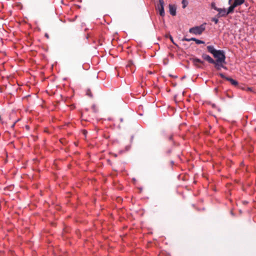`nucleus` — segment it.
Segmentation results:
<instances>
[{"label": "nucleus", "mask_w": 256, "mask_h": 256, "mask_svg": "<svg viewBox=\"0 0 256 256\" xmlns=\"http://www.w3.org/2000/svg\"><path fill=\"white\" fill-rule=\"evenodd\" d=\"M207 50L216 58L215 62H226V57L223 50H216L213 46H207Z\"/></svg>", "instance_id": "1"}, {"label": "nucleus", "mask_w": 256, "mask_h": 256, "mask_svg": "<svg viewBox=\"0 0 256 256\" xmlns=\"http://www.w3.org/2000/svg\"><path fill=\"white\" fill-rule=\"evenodd\" d=\"M206 23H203L199 26L192 27L189 29V32L195 35H200L206 30Z\"/></svg>", "instance_id": "2"}, {"label": "nucleus", "mask_w": 256, "mask_h": 256, "mask_svg": "<svg viewBox=\"0 0 256 256\" xmlns=\"http://www.w3.org/2000/svg\"><path fill=\"white\" fill-rule=\"evenodd\" d=\"M213 8L218 12L216 15L218 18L224 17L228 14H227V10H226V8H222L217 7H213Z\"/></svg>", "instance_id": "3"}, {"label": "nucleus", "mask_w": 256, "mask_h": 256, "mask_svg": "<svg viewBox=\"0 0 256 256\" xmlns=\"http://www.w3.org/2000/svg\"><path fill=\"white\" fill-rule=\"evenodd\" d=\"M159 4L157 6V9L159 10L160 14L163 16H164V0H158Z\"/></svg>", "instance_id": "4"}, {"label": "nucleus", "mask_w": 256, "mask_h": 256, "mask_svg": "<svg viewBox=\"0 0 256 256\" xmlns=\"http://www.w3.org/2000/svg\"><path fill=\"white\" fill-rule=\"evenodd\" d=\"M190 60L192 62L193 64L198 68H201L202 66L200 65V64H202L204 62L202 60L198 58H190Z\"/></svg>", "instance_id": "5"}, {"label": "nucleus", "mask_w": 256, "mask_h": 256, "mask_svg": "<svg viewBox=\"0 0 256 256\" xmlns=\"http://www.w3.org/2000/svg\"><path fill=\"white\" fill-rule=\"evenodd\" d=\"M202 57L204 60L207 61L210 64H213V63H215V60L212 58L209 55L206 54H202Z\"/></svg>", "instance_id": "6"}, {"label": "nucleus", "mask_w": 256, "mask_h": 256, "mask_svg": "<svg viewBox=\"0 0 256 256\" xmlns=\"http://www.w3.org/2000/svg\"><path fill=\"white\" fill-rule=\"evenodd\" d=\"M215 63H213L214 64V67L220 70H221L222 68H224L225 70H226V67L224 66V64H225L226 62H215Z\"/></svg>", "instance_id": "7"}, {"label": "nucleus", "mask_w": 256, "mask_h": 256, "mask_svg": "<svg viewBox=\"0 0 256 256\" xmlns=\"http://www.w3.org/2000/svg\"><path fill=\"white\" fill-rule=\"evenodd\" d=\"M168 7L170 14L172 16H176V6L170 4H169Z\"/></svg>", "instance_id": "8"}, {"label": "nucleus", "mask_w": 256, "mask_h": 256, "mask_svg": "<svg viewBox=\"0 0 256 256\" xmlns=\"http://www.w3.org/2000/svg\"><path fill=\"white\" fill-rule=\"evenodd\" d=\"M245 2V0H234L233 4L236 7L243 4Z\"/></svg>", "instance_id": "9"}, {"label": "nucleus", "mask_w": 256, "mask_h": 256, "mask_svg": "<svg viewBox=\"0 0 256 256\" xmlns=\"http://www.w3.org/2000/svg\"><path fill=\"white\" fill-rule=\"evenodd\" d=\"M235 8H236V6H234V4H231L228 9L227 14H229L232 13Z\"/></svg>", "instance_id": "10"}, {"label": "nucleus", "mask_w": 256, "mask_h": 256, "mask_svg": "<svg viewBox=\"0 0 256 256\" xmlns=\"http://www.w3.org/2000/svg\"><path fill=\"white\" fill-rule=\"evenodd\" d=\"M226 80L230 82L231 83V84L234 86H236L238 85V82L232 78H226Z\"/></svg>", "instance_id": "11"}, {"label": "nucleus", "mask_w": 256, "mask_h": 256, "mask_svg": "<svg viewBox=\"0 0 256 256\" xmlns=\"http://www.w3.org/2000/svg\"><path fill=\"white\" fill-rule=\"evenodd\" d=\"M182 8H185L188 6V2L187 0H182Z\"/></svg>", "instance_id": "12"}, {"label": "nucleus", "mask_w": 256, "mask_h": 256, "mask_svg": "<svg viewBox=\"0 0 256 256\" xmlns=\"http://www.w3.org/2000/svg\"><path fill=\"white\" fill-rule=\"evenodd\" d=\"M86 94L90 98H92L93 96L90 89H87L86 90Z\"/></svg>", "instance_id": "13"}, {"label": "nucleus", "mask_w": 256, "mask_h": 256, "mask_svg": "<svg viewBox=\"0 0 256 256\" xmlns=\"http://www.w3.org/2000/svg\"><path fill=\"white\" fill-rule=\"evenodd\" d=\"M195 42L198 44H204V41L201 40L197 39V38H196Z\"/></svg>", "instance_id": "14"}, {"label": "nucleus", "mask_w": 256, "mask_h": 256, "mask_svg": "<svg viewBox=\"0 0 256 256\" xmlns=\"http://www.w3.org/2000/svg\"><path fill=\"white\" fill-rule=\"evenodd\" d=\"M212 21L214 22L215 24H217L218 22V18H213L212 19Z\"/></svg>", "instance_id": "15"}, {"label": "nucleus", "mask_w": 256, "mask_h": 256, "mask_svg": "<svg viewBox=\"0 0 256 256\" xmlns=\"http://www.w3.org/2000/svg\"><path fill=\"white\" fill-rule=\"evenodd\" d=\"M218 75L220 76V78H224L226 80V78H228V77H226V76L224 74L222 73H220L218 74Z\"/></svg>", "instance_id": "16"}, {"label": "nucleus", "mask_w": 256, "mask_h": 256, "mask_svg": "<svg viewBox=\"0 0 256 256\" xmlns=\"http://www.w3.org/2000/svg\"><path fill=\"white\" fill-rule=\"evenodd\" d=\"M173 134H170L168 136L167 138L169 140H173Z\"/></svg>", "instance_id": "17"}, {"label": "nucleus", "mask_w": 256, "mask_h": 256, "mask_svg": "<svg viewBox=\"0 0 256 256\" xmlns=\"http://www.w3.org/2000/svg\"><path fill=\"white\" fill-rule=\"evenodd\" d=\"M182 40L183 41H186V42H190V38H182Z\"/></svg>", "instance_id": "18"}, {"label": "nucleus", "mask_w": 256, "mask_h": 256, "mask_svg": "<svg viewBox=\"0 0 256 256\" xmlns=\"http://www.w3.org/2000/svg\"><path fill=\"white\" fill-rule=\"evenodd\" d=\"M171 152H172V150L170 149V150H166V155L168 156L170 154Z\"/></svg>", "instance_id": "19"}, {"label": "nucleus", "mask_w": 256, "mask_h": 256, "mask_svg": "<svg viewBox=\"0 0 256 256\" xmlns=\"http://www.w3.org/2000/svg\"><path fill=\"white\" fill-rule=\"evenodd\" d=\"M170 39L171 42H172L174 44H175V45H176V44H175V42H174V40H173V38H172V37L171 36H170Z\"/></svg>", "instance_id": "20"}, {"label": "nucleus", "mask_w": 256, "mask_h": 256, "mask_svg": "<svg viewBox=\"0 0 256 256\" xmlns=\"http://www.w3.org/2000/svg\"><path fill=\"white\" fill-rule=\"evenodd\" d=\"M44 36L46 38L48 39L49 38V36H48V33H46L44 34Z\"/></svg>", "instance_id": "21"}, {"label": "nucleus", "mask_w": 256, "mask_h": 256, "mask_svg": "<svg viewBox=\"0 0 256 256\" xmlns=\"http://www.w3.org/2000/svg\"><path fill=\"white\" fill-rule=\"evenodd\" d=\"M190 40L191 41L192 40V41L196 42V38H190Z\"/></svg>", "instance_id": "22"}, {"label": "nucleus", "mask_w": 256, "mask_h": 256, "mask_svg": "<svg viewBox=\"0 0 256 256\" xmlns=\"http://www.w3.org/2000/svg\"><path fill=\"white\" fill-rule=\"evenodd\" d=\"M252 88L248 87V88H247V90H248V91H252Z\"/></svg>", "instance_id": "23"}, {"label": "nucleus", "mask_w": 256, "mask_h": 256, "mask_svg": "<svg viewBox=\"0 0 256 256\" xmlns=\"http://www.w3.org/2000/svg\"><path fill=\"white\" fill-rule=\"evenodd\" d=\"M212 8H213V7H216V6H215V4H214V2H212Z\"/></svg>", "instance_id": "24"}, {"label": "nucleus", "mask_w": 256, "mask_h": 256, "mask_svg": "<svg viewBox=\"0 0 256 256\" xmlns=\"http://www.w3.org/2000/svg\"><path fill=\"white\" fill-rule=\"evenodd\" d=\"M120 122H123V118H120Z\"/></svg>", "instance_id": "25"}, {"label": "nucleus", "mask_w": 256, "mask_h": 256, "mask_svg": "<svg viewBox=\"0 0 256 256\" xmlns=\"http://www.w3.org/2000/svg\"><path fill=\"white\" fill-rule=\"evenodd\" d=\"M232 0H228V4H230Z\"/></svg>", "instance_id": "26"}, {"label": "nucleus", "mask_w": 256, "mask_h": 256, "mask_svg": "<svg viewBox=\"0 0 256 256\" xmlns=\"http://www.w3.org/2000/svg\"><path fill=\"white\" fill-rule=\"evenodd\" d=\"M255 109H256V108H255Z\"/></svg>", "instance_id": "27"}]
</instances>
